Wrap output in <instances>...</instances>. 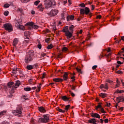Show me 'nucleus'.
I'll return each instance as SVG.
<instances>
[{
	"label": "nucleus",
	"mask_w": 124,
	"mask_h": 124,
	"mask_svg": "<svg viewBox=\"0 0 124 124\" xmlns=\"http://www.w3.org/2000/svg\"><path fill=\"white\" fill-rule=\"evenodd\" d=\"M62 31L65 32V33H67L68 31H69L68 30V26H66L63 29Z\"/></svg>",
	"instance_id": "24"
},
{
	"label": "nucleus",
	"mask_w": 124,
	"mask_h": 124,
	"mask_svg": "<svg viewBox=\"0 0 124 124\" xmlns=\"http://www.w3.org/2000/svg\"><path fill=\"white\" fill-rule=\"evenodd\" d=\"M17 44H18V39L17 38H15L13 41V45L15 47H16V45H17Z\"/></svg>",
	"instance_id": "20"
},
{
	"label": "nucleus",
	"mask_w": 124,
	"mask_h": 124,
	"mask_svg": "<svg viewBox=\"0 0 124 124\" xmlns=\"http://www.w3.org/2000/svg\"><path fill=\"white\" fill-rule=\"evenodd\" d=\"M70 93L71 94L72 96H73V97H74V96H75V94H74V93H72L71 92V91H69Z\"/></svg>",
	"instance_id": "49"
},
{
	"label": "nucleus",
	"mask_w": 124,
	"mask_h": 124,
	"mask_svg": "<svg viewBox=\"0 0 124 124\" xmlns=\"http://www.w3.org/2000/svg\"><path fill=\"white\" fill-rule=\"evenodd\" d=\"M20 20H18L16 19H15V23L17 26H18V25H20Z\"/></svg>",
	"instance_id": "35"
},
{
	"label": "nucleus",
	"mask_w": 124,
	"mask_h": 124,
	"mask_svg": "<svg viewBox=\"0 0 124 124\" xmlns=\"http://www.w3.org/2000/svg\"><path fill=\"white\" fill-rule=\"evenodd\" d=\"M92 118H97V119H100V115L96 113H92L91 114Z\"/></svg>",
	"instance_id": "10"
},
{
	"label": "nucleus",
	"mask_w": 124,
	"mask_h": 124,
	"mask_svg": "<svg viewBox=\"0 0 124 124\" xmlns=\"http://www.w3.org/2000/svg\"><path fill=\"white\" fill-rule=\"evenodd\" d=\"M99 95L101 97H103V98H104V97H106V96H107V94L105 93H101Z\"/></svg>",
	"instance_id": "25"
},
{
	"label": "nucleus",
	"mask_w": 124,
	"mask_h": 124,
	"mask_svg": "<svg viewBox=\"0 0 124 124\" xmlns=\"http://www.w3.org/2000/svg\"><path fill=\"white\" fill-rule=\"evenodd\" d=\"M10 6V5L8 3H6L4 5V7L5 8H8V7H9Z\"/></svg>",
	"instance_id": "38"
},
{
	"label": "nucleus",
	"mask_w": 124,
	"mask_h": 124,
	"mask_svg": "<svg viewBox=\"0 0 124 124\" xmlns=\"http://www.w3.org/2000/svg\"><path fill=\"white\" fill-rule=\"evenodd\" d=\"M88 123L90 124H96V119L95 118H92L88 120Z\"/></svg>",
	"instance_id": "11"
},
{
	"label": "nucleus",
	"mask_w": 124,
	"mask_h": 124,
	"mask_svg": "<svg viewBox=\"0 0 124 124\" xmlns=\"http://www.w3.org/2000/svg\"><path fill=\"white\" fill-rule=\"evenodd\" d=\"M80 13L81 15H89V16H91L92 13H91V10L90 8L87 7H85V8L81 9L80 10Z\"/></svg>",
	"instance_id": "4"
},
{
	"label": "nucleus",
	"mask_w": 124,
	"mask_h": 124,
	"mask_svg": "<svg viewBox=\"0 0 124 124\" xmlns=\"http://www.w3.org/2000/svg\"><path fill=\"white\" fill-rule=\"evenodd\" d=\"M69 108H70V105H68L67 106H65V110L66 111H68Z\"/></svg>",
	"instance_id": "33"
},
{
	"label": "nucleus",
	"mask_w": 124,
	"mask_h": 124,
	"mask_svg": "<svg viewBox=\"0 0 124 124\" xmlns=\"http://www.w3.org/2000/svg\"><path fill=\"white\" fill-rule=\"evenodd\" d=\"M68 50V48H67V47H64L62 49V52H66Z\"/></svg>",
	"instance_id": "34"
},
{
	"label": "nucleus",
	"mask_w": 124,
	"mask_h": 124,
	"mask_svg": "<svg viewBox=\"0 0 124 124\" xmlns=\"http://www.w3.org/2000/svg\"><path fill=\"white\" fill-rule=\"evenodd\" d=\"M111 53H109L108 54H105V56L107 58V59H109V57H110V56H111Z\"/></svg>",
	"instance_id": "47"
},
{
	"label": "nucleus",
	"mask_w": 124,
	"mask_h": 124,
	"mask_svg": "<svg viewBox=\"0 0 124 124\" xmlns=\"http://www.w3.org/2000/svg\"><path fill=\"white\" fill-rule=\"evenodd\" d=\"M44 2L45 8H46V9H48V8H51L53 7L55 4H56L55 3L54 4H53V2H52V0H45Z\"/></svg>",
	"instance_id": "5"
},
{
	"label": "nucleus",
	"mask_w": 124,
	"mask_h": 124,
	"mask_svg": "<svg viewBox=\"0 0 124 124\" xmlns=\"http://www.w3.org/2000/svg\"><path fill=\"white\" fill-rule=\"evenodd\" d=\"M121 50H122V51L121 52V53H124V47H123Z\"/></svg>",
	"instance_id": "64"
},
{
	"label": "nucleus",
	"mask_w": 124,
	"mask_h": 124,
	"mask_svg": "<svg viewBox=\"0 0 124 124\" xmlns=\"http://www.w3.org/2000/svg\"><path fill=\"white\" fill-rule=\"evenodd\" d=\"M101 112L103 113V114H106V111H105V110H104V108H102L101 109Z\"/></svg>",
	"instance_id": "40"
},
{
	"label": "nucleus",
	"mask_w": 124,
	"mask_h": 124,
	"mask_svg": "<svg viewBox=\"0 0 124 124\" xmlns=\"http://www.w3.org/2000/svg\"><path fill=\"white\" fill-rule=\"evenodd\" d=\"M63 78L64 81H67V79H68V73L65 72L63 76Z\"/></svg>",
	"instance_id": "15"
},
{
	"label": "nucleus",
	"mask_w": 124,
	"mask_h": 124,
	"mask_svg": "<svg viewBox=\"0 0 124 124\" xmlns=\"http://www.w3.org/2000/svg\"><path fill=\"white\" fill-rule=\"evenodd\" d=\"M37 88H38V90H36V91H37V92H40V89H41V87H40V86H38Z\"/></svg>",
	"instance_id": "57"
},
{
	"label": "nucleus",
	"mask_w": 124,
	"mask_h": 124,
	"mask_svg": "<svg viewBox=\"0 0 124 124\" xmlns=\"http://www.w3.org/2000/svg\"><path fill=\"white\" fill-rule=\"evenodd\" d=\"M34 58V51L33 50H31L28 51L25 58L24 62L26 63H29L33 61V59Z\"/></svg>",
	"instance_id": "1"
},
{
	"label": "nucleus",
	"mask_w": 124,
	"mask_h": 124,
	"mask_svg": "<svg viewBox=\"0 0 124 124\" xmlns=\"http://www.w3.org/2000/svg\"><path fill=\"white\" fill-rule=\"evenodd\" d=\"M17 71H19V69L14 68L12 71V73H13V74H17Z\"/></svg>",
	"instance_id": "23"
},
{
	"label": "nucleus",
	"mask_w": 124,
	"mask_h": 124,
	"mask_svg": "<svg viewBox=\"0 0 124 124\" xmlns=\"http://www.w3.org/2000/svg\"><path fill=\"white\" fill-rule=\"evenodd\" d=\"M33 24V22H28L25 25V26H27V27H28L29 30H31V28H32Z\"/></svg>",
	"instance_id": "12"
},
{
	"label": "nucleus",
	"mask_w": 124,
	"mask_h": 124,
	"mask_svg": "<svg viewBox=\"0 0 124 124\" xmlns=\"http://www.w3.org/2000/svg\"><path fill=\"white\" fill-rule=\"evenodd\" d=\"M116 73H117L118 74H123V71L121 70H118L116 71Z\"/></svg>",
	"instance_id": "48"
},
{
	"label": "nucleus",
	"mask_w": 124,
	"mask_h": 124,
	"mask_svg": "<svg viewBox=\"0 0 124 124\" xmlns=\"http://www.w3.org/2000/svg\"><path fill=\"white\" fill-rule=\"evenodd\" d=\"M24 36H25V37L26 38H27V39H29L30 38V34H29V33H24Z\"/></svg>",
	"instance_id": "31"
},
{
	"label": "nucleus",
	"mask_w": 124,
	"mask_h": 124,
	"mask_svg": "<svg viewBox=\"0 0 124 124\" xmlns=\"http://www.w3.org/2000/svg\"><path fill=\"white\" fill-rule=\"evenodd\" d=\"M54 82H63V79L62 78H53V79Z\"/></svg>",
	"instance_id": "18"
},
{
	"label": "nucleus",
	"mask_w": 124,
	"mask_h": 124,
	"mask_svg": "<svg viewBox=\"0 0 124 124\" xmlns=\"http://www.w3.org/2000/svg\"><path fill=\"white\" fill-rule=\"evenodd\" d=\"M32 29H34V30H37L38 29V26L36 25H33L32 26Z\"/></svg>",
	"instance_id": "36"
},
{
	"label": "nucleus",
	"mask_w": 124,
	"mask_h": 124,
	"mask_svg": "<svg viewBox=\"0 0 124 124\" xmlns=\"http://www.w3.org/2000/svg\"><path fill=\"white\" fill-rule=\"evenodd\" d=\"M62 98L63 101H68L70 99V97H68L65 95L62 96Z\"/></svg>",
	"instance_id": "16"
},
{
	"label": "nucleus",
	"mask_w": 124,
	"mask_h": 124,
	"mask_svg": "<svg viewBox=\"0 0 124 124\" xmlns=\"http://www.w3.org/2000/svg\"><path fill=\"white\" fill-rule=\"evenodd\" d=\"M17 27L18 29H20V30H24V29H25V27H24L23 25H20V24H17Z\"/></svg>",
	"instance_id": "26"
},
{
	"label": "nucleus",
	"mask_w": 124,
	"mask_h": 124,
	"mask_svg": "<svg viewBox=\"0 0 124 124\" xmlns=\"http://www.w3.org/2000/svg\"><path fill=\"white\" fill-rule=\"evenodd\" d=\"M116 100L118 102V103H120V102H123L124 101V96H120L119 97H117L116 98Z\"/></svg>",
	"instance_id": "9"
},
{
	"label": "nucleus",
	"mask_w": 124,
	"mask_h": 124,
	"mask_svg": "<svg viewBox=\"0 0 124 124\" xmlns=\"http://www.w3.org/2000/svg\"><path fill=\"white\" fill-rule=\"evenodd\" d=\"M59 13V11L56 9H52L49 13L48 15L50 16V17H54V16H56L57 14Z\"/></svg>",
	"instance_id": "7"
},
{
	"label": "nucleus",
	"mask_w": 124,
	"mask_h": 124,
	"mask_svg": "<svg viewBox=\"0 0 124 124\" xmlns=\"http://www.w3.org/2000/svg\"><path fill=\"white\" fill-rule=\"evenodd\" d=\"M24 90L25 92H30V91H31V87H26L24 88Z\"/></svg>",
	"instance_id": "30"
},
{
	"label": "nucleus",
	"mask_w": 124,
	"mask_h": 124,
	"mask_svg": "<svg viewBox=\"0 0 124 124\" xmlns=\"http://www.w3.org/2000/svg\"><path fill=\"white\" fill-rule=\"evenodd\" d=\"M8 14H9V12H8V11H5L4 13V15H5V16H8Z\"/></svg>",
	"instance_id": "42"
},
{
	"label": "nucleus",
	"mask_w": 124,
	"mask_h": 124,
	"mask_svg": "<svg viewBox=\"0 0 124 124\" xmlns=\"http://www.w3.org/2000/svg\"><path fill=\"white\" fill-rule=\"evenodd\" d=\"M97 67V65H94L92 67V69L94 70L96 69Z\"/></svg>",
	"instance_id": "56"
},
{
	"label": "nucleus",
	"mask_w": 124,
	"mask_h": 124,
	"mask_svg": "<svg viewBox=\"0 0 124 124\" xmlns=\"http://www.w3.org/2000/svg\"><path fill=\"white\" fill-rule=\"evenodd\" d=\"M37 8H38V9H39V10H40V11H41L42 12V11H43V10H44V7H43L42 4H40V5H39Z\"/></svg>",
	"instance_id": "17"
},
{
	"label": "nucleus",
	"mask_w": 124,
	"mask_h": 124,
	"mask_svg": "<svg viewBox=\"0 0 124 124\" xmlns=\"http://www.w3.org/2000/svg\"><path fill=\"white\" fill-rule=\"evenodd\" d=\"M79 5L81 6V7H86V5L84 3H80Z\"/></svg>",
	"instance_id": "51"
},
{
	"label": "nucleus",
	"mask_w": 124,
	"mask_h": 124,
	"mask_svg": "<svg viewBox=\"0 0 124 124\" xmlns=\"http://www.w3.org/2000/svg\"><path fill=\"white\" fill-rule=\"evenodd\" d=\"M41 56H42V57H45V56H46V53H41Z\"/></svg>",
	"instance_id": "61"
},
{
	"label": "nucleus",
	"mask_w": 124,
	"mask_h": 124,
	"mask_svg": "<svg viewBox=\"0 0 124 124\" xmlns=\"http://www.w3.org/2000/svg\"><path fill=\"white\" fill-rule=\"evenodd\" d=\"M37 47L39 49H41V48H42V46H41V44H38L37 45Z\"/></svg>",
	"instance_id": "55"
},
{
	"label": "nucleus",
	"mask_w": 124,
	"mask_h": 124,
	"mask_svg": "<svg viewBox=\"0 0 124 124\" xmlns=\"http://www.w3.org/2000/svg\"><path fill=\"white\" fill-rule=\"evenodd\" d=\"M3 28L5 30V31H7L8 32L13 31V27H12V25L10 23L4 24L3 26Z\"/></svg>",
	"instance_id": "6"
},
{
	"label": "nucleus",
	"mask_w": 124,
	"mask_h": 124,
	"mask_svg": "<svg viewBox=\"0 0 124 124\" xmlns=\"http://www.w3.org/2000/svg\"><path fill=\"white\" fill-rule=\"evenodd\" d=\"M30 124H36L35 120L33 119L31 120Z\"/></svg>",
	"instance_id": "39"
},
{
	"label": "nucleus",
	"mask_w": 124,
	"mask_h": 124,
	"mask_svg": "<svg viewBox=\"0 0 124 124\" xmlns=\"http://www.w3.org/2000/svg\"><path fill=\"white\" fill-rule=\"evenodd\" d=\"M22 106L18 105L16 107V109L13 112L14 115H15V116H17V117H21V115H22Z\"/></svg>",
	"instance_id": "3"
},
{
	"label": "nucleus",
	"mask_w": 124,
	"mask_h": 124,
	"mask_svg": "<svg viewBox=\"0 0 124 124\" xmlns=\"http://www.w3.org/2000/svg\"><path fill=\"white\" fill-rule=\"evenodd\" d=\"M47 48L48 50H50V49H52V48H53V45H52V44L48 45Z\"/></svg>",
	"instance_id": "43"
},
{
	"label": "nucleus",
	"mask_w": 124,
	"mask_h": 124,
	"mask_svg": "<svg viewBox=\"0 0 124 124\" xmlns=\"http://www.w3.org/2000/svg\"><path fill=\"white\" fill-rule=\"evenodd\" d=\"M57 110L59 111V112H60V113H64V112H65V110H63L61 108H57Z\"/></svg>",
	"instance_id": "29"
},
{
	"label": "nucleus",
	"mask_w": 124,
	"mask_h": 124,
	"mask_svg": "<svg viewBox=\"0 0 124 124\" xmlns=\"http://www.w3.org/2000/svg\"><path fill=\"white\" fill-rule=\"evenodd\" d=\"M39 2H40V0H37L34 2V4L35 5H38V4L39 3Z\"/></svg>",
	"instance_id": "44"
},
{
	"label": "nucleus",
	"mask_w": 124,
	"mask_h": 124,
	"mask_svg": "<svg viewBox=\"0 0 124 124\" xmlns=\"http://www.w3.org/2000/svg\"><path fill=\"white\" fill-rule=\"evenodd\" d=\"M108 83H106V84L104 85V89L106 90H108Z\"/></svg>",
	"instance_id": "46"
},
{
	"label": "nucleus",
	"mask_w": 124,
	"mask_h": 124,
	"mask_svg": "<svg viewBox=\"0 0 124 124\" xmlns=\"http://www.w3.org/2000/svg\"><path fill=\"white\" fill-rule=\"evenodd\" d=\"M108 83H109V84H112L113 83V81L110 80H108L107 81Z\"/></svg>",
	"instance_id": "60"
},
{
	"label": "nucleus",
	"mask_w": 124,
	"mask_h": 124,
	"mask_svg": "<svg viewBox=\"0 0 124 124\" xmlns=\"http://www.w3.org/2000/svg\"><path fill=\"white\" fill-rule=\"evenodd\" d=\"M6 113V111L4 110L0 112V118H1L3 115H5V113Z\"/></svg>",
	"instance_id": "28"
},
{
	"label": "nucleus",
	"mask_w": 124,
	"mask_h": 124,
	"mask_svg": "<svg viewBox=\"0 0 124 124\" xmlns=\"http://www.w3.org/2000/svg\"><path fill=\"white\" fill-rule=\"evenodd\" d=\"M14 84V82H9L7 84V86H8V88H11L12 85H13Z\"/></svg>",
	"instance_id": "32"
},
{
	"label": "nucleus",
	"mask_w": 124,
	"mask_h": 124,
	"mask_svg": "<svg viewBox=\"0 0 124 124\" xmlns=\"http://www.w3.org/2000/svg\"><path fill=\"white\" fill-rule=\"evenodd\" d=\"M26 68L28 69V70H31V69H33V65H28L26 67Z\"/></svg>",
	"instance_id": "22"
},
{
	"label": "nucleus",
	"mask_w": 124,
	"mask_h": 124,
	"mask_svg": "<svg viewBox=\"0 0 124 124\" xmlns=\"http://www.w3.org/2000/svg\"><path fill=\"white\" fill-rule=\"evenodd\" d=\"M76 70H77L78 72H79V73H82V70H81V69L76 68Z\"/></svg>",
	"instance_id": "45"
},
{
	"label": "nucleus",
	"mask_w": 124,
	"mask_h": 124,
	"mask_svg": "<svg viewBox=\"0 0 124 124\" xmlns=\"http://www.w3.org/2000/svg\"><path fill=\"white\" fill-rule=\"evenodd\" d=\"M73 32H70V31H68L66 33H65V34L67 38V39H69V38H71L73 35L72 34Z\"/></svg>",
	"instance_id": "8"
},
{
	"label": "nucleus",
	"mask_w": 124,
	"mask_h": 124,
	"mask_svg": "<svg viewBox=\"0 0 124 124\" xmlns=\"http://www.w3.org/2000/svg\"><path fill=\"white\" fill-rule=\"evenodd\" d=\"M30 0H21V1L22 2L27 3L28 1H30Z\"/></svg>",
	"instance_id": "52"
},
{
	"label": "nucleus",
	"mask_w": 124,
	"mask_h": 124,
	"mask_svg": "<svg viewBox=\"0 0 124 124\" xmlns=\"http://www.w3.org/2000/svg\"><path fill=\"white\" fill-rule=\"evenodd\" d=\"M117 63H118V64H123V62H122L121 61H117Z\"/></svg>",
	"instance_id": "58"
},
{
	"label": "nucleus",
	"mask_w": 124,
	"mask_h": 124,
	"mask_svg": "<svg viewBox=\"0 0 124 124\" xmlns=\"http://www.w3.org/2000/svg\"><path fill=\"white\" fill-rule=\"evenodd\" d=\"M38 109L39 111L42 113H46V109H45V108H44L43 107H39Z\"/></svg>",
	"instance_id": "14"
},
{
	"label": "nucleus",
	"mask_w": 124,
	"mask_h": 124,
	"mask_svg": "<svg viewBox=\"0 0 124 124\" xmlns=\"http://www.w3.org/2000/svg\"><path fill=\"white\" fill-rule=\"evenodd\" d=\"M100 89H104V84H101L100 86Z\"/></svg>",
	"instance_id": "59"
},
{
	"label": "nucleus",
	"mask_w": 124,
	"mask_h": 124,
	"mask_svg": "<svg viewBox=\"0 0 124 124\" xmlns=\"http://www.w3.org/2000/svg\"><path fill=\"white\" fill-rule=\"evenodd\" d=\"M99 58V60L100 61H101V59H102V58H104V56L103 55V54H100V56H98Z\"/></svg>",
	"instance_id": "41"
},
{
	"label": "nucleus",
	"mask_w": 124,
	"mask_h": 124,
	"mask_svg": "<svg viewBox=\"0 0 124 124\" xmlns=\"http://www.w3.org/2000/svg\"><path fill=\"white\" fill-rule=\"evenodd\" d=\"M75 28L74 25H72L69 27V31H70L71 32H73V30Z\"/></svg>",
	"instance_id": "27"
},
{
	"label": "nucleus",
	"mask_w": 124,
	"mask_h": 124,
	"mask_svg": "<svg viewBox=\"0 0 124 124\" xmlns=\"http://www.w3.org/2000/svg\"><path fill=\"white\" fill-rule=\"evenodd\" d=\"M98 105L95 107V109L98 111V109H101L102 108V106L100 104H102V103H98Z\"/></svg>",
	"instance_id": "21"
},
{
	"label": "nucleus",
	"mask_w": 124,
	"mask_h": 124,
	"mask_svg": "<svg viewBox=\"0 0 124 124\" xmlns=\"http://www.w3.org/2000/svg\"><path fill=\"white\" fill-rule=\"evenodd\" d=\"M70 88H71L73 91H75V92L76 91L75 89L76 88V86L74 85H70Z\"/></svg>",
	"instance_id": "37"
},
{
	"label": "nucleus",
	"mask_w": 124,
	"mask_h": 124,
	"mask_svg": "<svg viewBox=\"0 0 124 124\" xmlns=\"http://www.w3.org/2000/svg\"><path fill=\"white\" fill-rule=\"evenodd\" d=\"M75 16H73V15H71V16H67V21L68 22H69V21H70V20L71 21L74 20V18H75Z\"/></svg>",
	"instance_id": "13"
},
{
	"label": "nucleus",
	"mask_w": 124,
	"mask_h": 124,
	"mask_svg": "<svg viewBox=\"0 0 124 124\" xmlns=\"http://www.w3.org/2000/svg\"><path fill=\"white\" fill-rule=\"evenodd\" d=\"M50 40H51V38H46V42L47 43H48V42H49V41H50Z\"/></svg>",
	"instance_id": "50"
},
{
	"label": "nucleus",
	"mask_w": 124,
	"mask_h": 124,
	"mask_svg": "<svg viewBox=\"0 0 124 124\" xmlns=\"http://www.w3.org/2000/svg\"><path fill=\"white\" fill-rule=\"evenodd\" d=\"M50 115L49 114H44L42 117L39 118V123H42L43 124H46L48 123L50 120Z\"/></svg>",
	"instance_id": "2"
},
{
	"label": "nucleus",
	"mask_w": 124,
	"mask_h": 124,
	"mask_svg": "<svg viewBox=\"0 0 124 124\" xmlns=\"http://www.w3.org/2000/svg\"><path fill=\"white\" fill-rule=\"evenodd\" d=\"M107 106H108V107H109V106H111V103H107Z\"/></svg>",
	"instance_id": "63"
},
{
	"label": "nucleus",
	"mask_w": 124,
	"mask_h": 124,
	"mask_svg": "<svg viewBox=\"0 0 124 124\" xmlns=\"http://www.w3.org/2000/svg\"><path fill=\"white\" fill-rule=\"evenodd\" d=\"M20 85H21V83H20V81L19 80H17V81H16V83L15 84L14 87L16 89H17V87H19L20 86Z\"/></svg>",
	"instance_id": "19"
},
{
	"label": "nucleus",
	"mask_w": 124,
	"mask_h": 124,
	"mask_svg": "<svg viewBox=\"0 0 124 124\" xmlns=\"http://www.w3.org/2000/svg\"><path fill=\"white\" fill-rule=\"evenodd\" d=\"M104 122H105V124H108V123H109V120L107 118L104 120Z\"/></svg>",
	"instance_id": "53"
},
{
	"label": "nucleus",
	"mask_w": 124,
	"mask_h": 124,
	"mask_svg": "<svg viewBox=\"0 0 124 124\" xmlns=\"http://www.w3.org/2000/svg\"><path fill=\"white\" fill-rule=\"evenodd\" d=\"M116 93H122V91H120L119 90H117L116 91Z\"/></svg>",
	"instance_id": "62"
},
{
	"label": "nucleus",
	"mask_w": 124,
	"mask_h": 124,
	"mask_svg": "<svg viewBox=\"0 0 124 124\" xmlns=\"http://www.w3.org/2000/svg\"><path fill=\"white\" fill-rule=\"evenodd\" d=\"M8 124L9 123L7 122V121H5L0 123V124Z\"/></svg>",
	"instance_id": "54"
}]
</instances>
